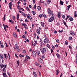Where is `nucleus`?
Masks as SVG:
<instances>
[{
    "instance_id": "2",
    "label": "nucleus",
    "mask_w": 77,
    "mask_h": 77,
    "mask_svg": "<svg viewBox=\"0 0 77 77\" xmlns=\"http://www.w3.org/2000/svg\"><path fill=\"white\" fill-rule=\"evenodd\" d=\"M43 42L45 44H47V43H48V44H49L50 43V41H49V40H47V39L45 38L43 41Z\"/></svg>"
},
{
    "instance_id": "51",
    "label": "nucleus",
    "mask_w": 77,
    "mask_h": 77,
    "mask_svg": "<svg viewBox=\"0 0 77 77\" xmlns=\"http://www.w3.org/2000/svg\"><path fill=\"white\" fill-rule=\"evenodd\" d=\"M56 41L57 43H59V40L58 39H57Z\"/></svg>"
},
{
    "instance_id": "23",
    "label": "nucleus",
    "mask_w": 77,
    "mask_h": 77,
    "mask_svg": "<svg viewBox=\"0 0 77 77\" xmlns=\"http://www.w3.org/2000/svg\"><path fill=\"white\" fill-rule=\"evenodd\" d=\"M60 4L61 5H63V2L62 1L60 0Z\"/></svg>"
},
{
    "instance_id": "26",
    "label": "nucleus",
    "mask_w": 77,
    "mask_h": 77,
    "mask_svg": "<svg viewBox=\"0 0 77 77\" xmlns=\"http://www.w3.org/2000/svg\"><path fill=\"white\" fill-rule=\"evenodd\" d=\"M3 72L5 73L6 72V69L5 68H4L3 69Z\"/></svg>"
},
{
    "instance_id": "24",
    "label": "nucleus",
    "mask_w": 77,
    "mask_h": 77,
    "mask_svg": "<svg viewBox=\"0 0 77 77\" xmlns=\"http://www.w3.org/2000/svg\"><path fill=\"white\" fill-rule=\"evenodd\" d=\"M41 25L42 27H44V23L42 22L41 23Z\"/></svg>"
},
{
    "instance_id": "28",
    "label": "nucleus",
    "mask_w": 77,
    "mask_h": 77,
    "mask_svg": "<svg viewBox=\"0 0 77 77\" xmlns=\"http://www.w3.org/2000/svg\"><path fill=\"white\" fill-rule=\"evenodd\" d=\"M47 47H48V48H50H50H51L50 46V45L49 44L47 45Z\"/></svg>"
},
{
    "instance_id": "3",
    "label": "nucleus",
    "mask_w": 77,
    "mask_h": 77,
    "mask_svg": "<svg viewBox=\"0 0 77 77\" xmlns=\"http://www.w3.org/2000/svg\"><path fill=\"white\" fill-rule=\"evenodd\" d=\"M54 19V17H52L49 19L48 22H52Z\"/></svg>"
},
{
    "instance_id": "6",
    "label": "nucleus",
    "mask_w": 77,
    "mask_h": 77,
    "mask_svg": "<svg viewBox=\"0 0 77 77\" xmlns=\"http://www.w3.org/2000/svg\"><path fill=\"white\" fill-rule=\"evenodd\" d=\"M69 33H70V34L71 35H72V36H74V35H75V33L73 32L72 31H70L69 32Z\"/></svg>"
},
{
    "instance_id": "57",
    "label": "nucleus",
    "mask_w": 77,
    "mask_h": 77,
    "mask_svg": "<svg viewBox=\"0 0 77 77\" xmlns=\"http://www.w3.org/2000/svg\"><path fill=\"white\" fill-rule=\"evenodd\" d=\"M43 17H44V18H46V17H47V15H46L45 14H44L43 15Z\"/></svg>"
},
{
    "instance_id": "58",
    "label": "nucleus",
    "mask_w": 77,
    "mask_h": 77,
    "mask_svg": "<svg viewBox=\"0 0 77 77\" xmlns=\"http://www.w3.org/2000/svg\"><path fill=\"white\" fill-rule=\"evenodd\" d=\"M38 17H39L40 18H41L42 17V15L40 14V15H38Z\"/></svg>"
},
{
    "instance_id": "38",
    "label": "nucleus",
    "mask_w": 77,
    "mask_h": 77,
    "mask_svg": "<svg viewBox=\"0 0 77 77\" xmlns=\"http://www.w3.org/2000/svg\"><path fill=\"white\" fill-rule=\"evenodd\" d=\"M51 12H52V11H51V10L48 11V14H50Z\"/></svg>"
},
{
    "instance_id": "20",
    "label": "nucleus",
    "mask_w": 77,
    "mask_h": 77,
    "mask_svg": "<svg viewBox=\"0 0 77 77\" xmlns=\"http://www.w3.org/2000/svg\"><path fill=\"white\" fill-rule=\"evenodd\" d=\"M69 20L70 21H73V18L72 17H70L69 18Z\"/></svg>"
},
{
    "instance_id": "37",
    "label": "nucleus",
    "mask_w": 77,
    "mask_h": 77,
    "mask_svg": "<svg viewBox=\"0 0 77 77\" xmlns=\"http://www.w3.org/2000/svg\"><path fill=\"white\" fill-rule=\"evenodd\" d=\"M67 8H68V10H69V8H71V5H69L67 6Z\"/></svg>"
},
{
    "instance_id": "34",
    "label": "nucleus",
    "mask_w": 77,
    "mask_h": 77,
    "mask_svg": "<svg viewBox=\"0 0 77 77\" xmlns=\"http://www.w3.org/2000/svg\"><path fill=\"white\" fill-rule=\"evenodd\" d=\"M17 63L18 65V66H20V61L19 60H18L17 61Z\"/></svg>"
},
{
    "instance_id": "50",
    "label": "nucleus",
    "mask_w": 77,
    "mask_h": 77,
    "mask_svg": "<svg viewBox=\"0 0 77 77\" xmlns=\"http://www.w3.org/2000/svg\"><path fill=\"white\" fill-rule=\"evenodd\" d=\"M35 65L36 66H38V65H39V63H36Z\"/></svg>"
},
{
    "instance_id": "12",
    "label": "nucleus",
    "mask_w": 77,
    "mask_h": 77,
    "mask_svg": "<svg viewBox=\"0 0 77 77\" xmlns=\"http://www.w3.org/2000/svg\"><path fill=\"white\" fill-rule=\"evenodd\" d=\"M36 32L37 33L38 35L40 34V30L39 29H37L36 30Z\"/></svg>"
},
{
    "instance_id": "52",
    "label": "nucleus",
    "mask_w": 77,
    "mask_h": 77,
    "mask_svg": "<svg viewBox=\"0 0 77 77\" xmlns=\"http://www.w3.org/2000/svg\"><path fill=\"white\" fill-rule=\"evenodd\" d=\"M26 38V36L24 35H23L22 36V38H25V39H26V38Z\"/></svg>"
},
{
    "instance_id": "48",
    "label": "nucleus",
    "mask_w": 77,
    "mask_h": 77,
    "mask_svg": "<svg viewBox=\"0 0 77 77\" xmlns=\"http://www.w3.org/2000/svg\"><path fill=\"white\" fill-rule=\"evenodd\" d=\"M6 75V73H3V76H5V75Z\"/></svg>"
},
{
    "instance_id": "29",
    "label": "nucleus",
    "mask_w": 77,
    "mask_h": 77,
    "mask_svg": "<svg viewBox=\"0 0 77 77\" xmlns=\"http://www.w3.org/2000/svg\"><path fill=\"white\" fill-rule=\"evenodd\" d=\"M69 41H71V40L72 39V37L71 36H70L69 38Z\"/></svg>"
},
{
    "instance_id": "30",
    "label": "nucleus",
    "mask_w": 77,
    "mask_h": 77,
    "mask_svg": "<svg viewBox=\"0 0 77 77\" xmlns=\"http://www.w3.org/2000/svg\"><path fill=\"white\" fill-rule=\"evenodd\" d=\"M48 29V27L46 26L45 28V31H47V30Z\"/></svg>"
},
{
    "instance_id": "15",
    "label": "nucleus",
    "mask_w": 77,
    "mask_h": 77,
    "mask_svg": "<svg viewBox=\"0 0 77 77\" xmlns=\"http://www.w3.org/2000/svg\"><path fill=\"white\" fill-rule=\"evenodd\" d=\"M60 15H61L60 13H59L57 14V17L59 18H60L61 17V16H60Z\"/></svg>"
},
{
    "instance_id": "18",
    "label": "nucleus",
    "mask_w": 77,
    "mask_h": 77,
    "mask_svg": "<svg viewBox=\"0 0 77 77\" xmlns=\"http://www.w3.org/2000/svg\"><path fill=\"white\" fill-rule=\"evenodd\" d=\"M4 55L5 59H8V56L7 55H6V54H4Z\"/></svg>"
},
{
    "instance_id": "25",
    "label": "nucleus",
    "mask_w": 77,
    "mask_h": 77,
    "mask_svg": "<svg viewBox=\"0 0 77 77\" xmlns=\"http://www.w3.org/2000/svg\"><path fill=\"white\" fill-rule=\"evenodd\" d=\"M31 13H32V14L34 15H35L36 14V12H35V11H31Z\"/></svg>"
},
{
    "instance_id": "62",
    "label": "nucleus",
    "mask_w": 77,
    "mask_h": 77,
    "mask_svg": "<svg viewBox=\"0 0 77 77\" xmlns=\"http://www.w3.org/2000/svg\"><path fill=\"white\" fill-rule=\"evenodd\" d=\"M34 53H36L35 52V51L32 50V54H34Z\"/></svg>"
},
{
    "instance_id": "17",
    "label": "nucleus",
    "mask_w": 77,
    "mask_h": 77,
    "mask_svg": "<svg viewBox=\"0 0 77 77\" xmlns=\"http://www.w3.org/2000/svg\"><path fill=\"white\" fill-rule=\"evenodd\" d=\"M15 47L17 48H19V47L18 46V45L17 43H16V44L15 45Z\"/></svg>"
},
{
    "instance_id": "40",
    "label": "nucleus",
    "mask_w": 77,
    "mask_h": 77,
    "mask_svg": "<svg viewBox=\"0 0 77 77\" xmlns=\"http://www.w3.org/2000/svg\"><path fill=\"white\" fill-rule=\"evenodd\" d=\"M63 30L62 29L61 31L59 30V33H62L63 32Z\"/></svg>"
},
{
    "instance_id": "45",
    "label": "nucleus",
    "mask_w": 77,
    "mask_h": 77,
    "mask_svg": "<svg viewBox=\"0 0 77 77\" xmlns=\"http://www.w3.org/2000/svg\"><path fill=\"white\" fill-rule=\"evenodd\" d=\"M19 10H21L22 11H24V10L23 8H21V9H19Z\"/></svg>"
},
{
    "instance_id": "47",
    "label": "nucleus",
    "mask_w": 77,
    "mask_h": 77,
    "mask_svg": "<svg viewBox=\"0 0 77 77\" xmlns=\"http://www.w3.org/2000/svg\"><path fill=\"white\" fill-rule=\"evenodd\" d=\"M36 4H35L34 6V7H33V8L35 9H36Z\"/></svg>"
},
{
    "instance_id": "22",
    "label": "nucleus",
    "mask_w": 77,
    "mask_h": 77,
    "mask_svg": "<svg viewBox=\"0 0 77 77\" xmlns=\"http://www.w3.org/2000/svg\"><path fill=\"white\" fill-rule=\"evenodd\" d=\"M46 2L48 4H50V3H51V0H47Z\"/></svg>"
},
{
    "instance_id": "49",
    "label": "nucleus",
    "mask_w": 77,
    "mask_h": 77,
    "mask_svg": "<svg viewBox=\"0 0 77 77\" xmlns=\"http://www.w3.org/2000/svg\"><path fill=\"white\" fill-rule=\"evenodd\" d=\"M63 22L64 23V25H66V22L64 21V20H63Z\"/></svg>"
},
{
    "instance_id": "56",
    "label": "nucleus",
    "mask_w": 77,
    "mask_h": 77,
    "mask_svg": "<svg viewBox=\"0 0 77 77\" xmlns=\"http://www.w3.org/2000/svg\"><path fill=\"white\" fill-rule=\"evenodd\" d=\"M52 48L53 49V50H54L55 47H54V46L52 45Z\"/></svg>"
},
{
    "instance_id": "4",
    "label": "nucleus",
    "mask_w": 77,
    "mask_h": 77,
    "mask_svg": "<svg viewBox=\"0 0 77 77\" xmlns=\"http://www.w3.org/2000/svg\"><path fill=\"white\" fill-rule=\"evenodd\" d=\"M3 26L4 27V30H5V31H6L7 30V29H6V28H8V26L7 25H5V24H3Z\"/></svg>"
},
{
    "instance_id": "8",
    "label": "nucleus",
    "mask_w": 77,
    "mask_h": 77,
    "mask_svg": "<svg viewBox=\"0 0 77 77\" xmlns=\"http://www.w3.org/2000/svg\"><path fill=\"white\" fill-rule=\"evenodd\" d=\"M4 67V65L3 64L1 63L0 64V68L1 69L3 68Z\"/></svg>"
},
{
    "instance_id": "32",
    "label": "nucleus",
    "mask_w": 77,
    "mask_h": 77,
    "mask_svg": "<svg viewBox=\"0 0 77 77\" xmlns=\"http://www.w3.org/2000/svg\"><path fill=\"white\" fill-rule=\"evenodd\" d=\"M26 10L27 11H30V10L29 9V8L28 7H26Z\"/></svg>"
},
{
    "instance_id": "46",
    "label": "nucleus",
    "mask_w": 77,
    "mask_h": 77,
    "mask_svg": "<svg viewBox=\"0 0 77 77\" xmlns=\"http://www.w3.org/2000/svg\"><path fill=\"white\" fill-rule=\"evenodd\" d=\"M26 53V50H24L23 51V53Z\"/></svg>"
},
{
    "instance_id": "64",
    "label": "nucleus",
    "mask_w": 77,
    "mask_h": 77,
    "mask_svg": "<svg viewBox=\"0 0 77 77\" xmlns=\"http://www.w3.org/2000/svg\"><path fill=\"white\" fill-rule=\"evenodd\" d=\"M54 33L55 34L57 33V31H54Z\"/></svg>"
},
{
    "instance_id": "10",
    "label": "nucleus",
    "mask_w": 77,
    "mask_h": 77,
    "mask_svg": "<svg viewBox=\"0 0 77 77\" xmlns=\"http://www.w3.org/2000/svg\"><path fill=\"white\" fill-rule=\"evenodd\" d=\"M59 70L58 69H57L56 71V74L57 75L58 74H59Z\"/></svg>"
},
{
    "instance_id": "9",
    "label": "nucleus",
    "mask_w": 77,
    "mask_h": 77,
    "mask_svg": "<svg viewBox=\"0 0 77 77\" xmlns=\"http://www.w3.org/2000/svg\"><path fill=\"white\" fill-rule=\"evenodd\" d=\"M38 60L40 63H43V61L42 60L41 58H39L38 59Z\"/></svg>"
},
{
    "instance_id": "21",
    "label": "nucleus",
    "mask_w": 77,
    "mask_h": 77,
    "mask_svg": "<svg viewBox=\"0 0 77 77\" xmlns=\"http://www.w3.org/2000/svg\"><path fill=\"white\" fill-rule=\"evenodd\" d=\"M23 26H24V27L25 29H27V27H26V24L25 23H23Z\"/></svg>"
},
{
    "instance_id": "36",
    "label": "nucleus",
    "mask_w": 77,
    "mask_h": 77,
    "mask_svg": "<svg viewBox=\"0 0 77 77\" xmlns=\"http://www.w3.org/2000/svg\"><path fill=\"white\" fill-rule=\"evenodd\" d=\"M26 58L27 59H30V57H29V56L26 55Z\"/></svg>"
},
{
    "instance_id": "7",
    "label": "nucleus",
    "mask_w": 77,
    "mask_h": 77,
    "mask_svg": "<svg viewBox=\"0 0 77 77\" xmlns=\"http://www.w3.org/2000/svg\"><path fill=\"white\" fill-rule=\"evenodd\" d=\"M35 52L36 54L39 56V54H40V51H39L38 50H37L35 51Z\"/></svg>"
},
{
    "instance_id": "60",
    "label": "nucleus",
    "mask_w": 77,
    "mask_h": 77,
    "mask_svg": "<svg viewBox=\"0 0 77 77\" xmlns=\"http://www.w3.org/2000/svg\"><path fill=\"white\" fill-rule=\"evenodd\" d=\"M7 74L8 75L9 77H11V75H10V74H9V73L8 72Z\"/></svg>"
},
{
    "instance_id": "16",
    "label": "nucleus",
    "mask_w": 77,
    "mask_h": 77,
    "mask_svg": "<svg viewBox=\"0 0 77 77\" xmlns=\"http://www.w3.org/2000/svg\"><path fill=\"white\" fill-rule=\"evenodd\" d=\"M33 74L34 76L35 77H37V74H36V73L35 72H33Z\"/></svg>"
},
{
    "instance_id": "53",
    "label": "nucleus",
    "mask_w": 77,
    "mask_h": 77,
    "mask_svg": "<svg viewBox=\"0 0 77 77\" xmlns=\"http://www.w3.org/2000/svg\"><path fill=\"white\" fill-rule=\"evenodd\" d=\"M69 16H67L66 18V20H68V18H69Z\"/></svg>"
},
{
    "instance_id": "35",
    "label": "nucleus",
    "mask_w": 77,
    "mask_h": 77,
    "mask_svg": "<svg viewBox=\"0 0 77 77\" xmlns=\"http://www.w3.org/2000/svg\"><path fill=\"white\" fill-rule=\"evenodd\" d=\"M32 55L34 57H36V53L32 54Z\"/></svg>"
},
{
    "instance_id": "11",
    "label": "nucleus",
    "mask_w": 77,
    "mask_h": 77,
    "mask_svg": "<svg viewBox=\"0 0 77 77\" xmlns=\"http://www.w3.org/2000/svg\"><path fill=\"white\" fill-rule=\"evenodd\" d=\"M74 16L75 17H77V12L76 11H75L74 12Z\"/></svg>"
},
{
    "instance_id": "41",
    "label": "nucleus",
    "mask_w": 77,
    "mask_h": 77,
    "mask_svg": "<svg viewBox=\"0 0 77 77\" xmlns=\"http://www.w3.org/2000/svg\"><path fill=\"white\" fill-rule=\"evenodd\" d=\"M5 18H6V17H5V14L4 15V16L3 17V21H5Z\"/></svg>"
},
{
    "instance_id": "13",
    "label": "nucleus",
    "mask_w": 77,
    "mask_h": 77,
    "mask_svg": "<svg viewBox=\"0 0 77 77\" xmlns=\"http://www.w3.org/2000/svg\"><path fill=\"white\" fill-rule=\"evenodd\" d=\"M56 56L58 58V59H60V56L59 55V54L57 53L56 54Z\"/></svg>"
},
{
    "instance_id": "31",
    "label": "nucleus",
    "mask_w": 77,
    "mask_h": 77,
    "mask_svg": "<svg viewBox=\"0 0 77 77\" xmlns=\"http://www.w3.org/2000/svg\"><path fill=\"white\" fill-rule=\"evenodd\" d=\"M19 18V14H17V20H18V19Z\"/></svg>"
},
{
    "instance_id": "39",
    "label": "nucleus",
    "mask_w": 77,
    "mask_h": 77,
    "mask_svg": "<svg viewBox=\"0 0 77 77\" xmlns=\"http://www.w3.org/2000/svg\"><path fill=\"white\" fill-rule=\"evenodd\" d=\"M29 18L30 20L31 21H32V17H31V16H30Z\"/></svg>"
},
{
    "instance_id": "44",
    "label": "nucleus",
    "mask_w": 77,
    "mask_h": 77,
    "mask_svg": "<svg viewBox=\"0 0 77 77\" xmlns=\"http://www.w3.org/2000/svg\"><path fill=\"white\" fill-rule=\"evenodd\" d=\"M42 59H44L45 58V57L44 56V55H42Z\"/></svg>"
},
{
    "instance_id": "54",
    "label": "nucleus",
    "mask_w": 77,
    "mask_h": 77,
    "mask_svg": "<svg viewBox=\"0 0 77 77\" xmlns=\"http://www.w3.org/2000/svg\"><path fill=\"white\" fill-rule=\"evenodd\" d=\"M1 48H4V46L3 45H2L1 46Z\"/></svg>"
},
{
    "instance_id": "14",
    "label": "nucleus",
    "mask_w": 77,
    "mask_h": 77,
    "mask_svg": "<svg viewBox=\"0 0 77 77\" xmlns=\"http://www.w3.org/2000/svg\"><path fill=\"white\" fill-rule=\"evenodd\" d=\"M13 35L15 37V38H17V34H16V33L15 32H14L13 33Z\"/></svg>"
},
{
    "instance_id": "55",
    "label": "nucleus",
    "mask_w": 77,
    "mask_h": 77,
    "mask_svg": "<svg viewBox=\"0 0 77 77\" xmlns=\"http://www.w3.org/2000/svg\"><path fill=\"white\" fill-rule=\"evenodd\" d=\"M57 26H60V24L59 23H57Z\"/></svg>"
},
{
    "instance_id": "5",
    "label": "nucleus",
    "mask_w": 77,
    "mask_h": 77,
    "mask_svg": "<svg viewBox=\"0 0 77 77\" xmlns=\"http://www.w3.org/2000/svg\"><path fill=\"white\" fill-rule=\"evenodd\" d=\"M9 8L10 9H12V2H10L9 4Z\"/></svg>"
},
{
    "instance_id": "19",
    "label": "nucleus",
    "mask_w": 77,
    "mask_h": 77,
    "mask_svg": "<svg viewBox=\"0 0 77 77\" xmlns=\"http://www.w3.org/2000/svg\"><path fill=\"white\" fill-rule=\"evenodd\" d=\"M0 57L1 59H3L4 57L3 55L0 54Z\"/></svg>"
},
{
    "instance_id": "1",
    "label": "nucleus",
    "mask_w": 77,
    "mask_h": 77,
    "mask_svg": "<svg viewBox=\"0 0 77 77\" xmlns=\"http://www.w3.org/2000/svg\"><path fill=\"white\" fill-rule=\"evenodd\" d=\"M40 50L42 54H44V53H46L47 51V49L45 48H43V49H42V48H41Z\"/></svg>"
},
{
    "instance_id": "33",
    "label": "nucleus",
    "mask_w": 77,
    "mask_h": 77,
    "mask_svg": "<svg viewBox=\"0 0 77 77\" xmlns=\"http://www.w3.org/2000/svg\"><path fill=\"white\" fill-rule=\"evenodd\" d=\"M19 56L20 57H24V55H21V54L19 55Z\"/></svg>"
},
{
    "instance_id": "63",
    "label": "nucleus",
    "mask_w": 77,
    "mask_h": 77,
    "mask_svg": "<svg viewBox=\"0 0 77 77\" xmlns=\"http://www.w3.org/2000/svg\"><path fill=\"white\" fill-rule=\"evenodd\" d=\"M17 51H18V52L20 51V49H19L18 48V49H17Z\"/></svg>"
},
{
    "instance_id": "61",
    "label": "nucleus",
    "mask_w": 77,
    "mask_h": 77,
    "mask_svg": "<svg viewBox=\"0 0 77 77\" xmlns=\"http://www.w3.org/2000/svg\"><path fill=\"white\" fill-rule=\"evenodd\" d=\"M51 53H53V49H51Z\"/></svg>"
},
{
    "instance_id": "27",
    "label": "nucleus",
    "mask_w": 77,
    "mask_h": 77,
    "mask_svg": "<svg viewBox=\"0 0 77 77\" xmlns=\"http://www.w3.org/2000/svg\"><path fill=\"white\" fill-rule=\"evenodd\" d=\"M37 8V9H38V11H40L41 9V7L39 6H38Z\"/></svg>"
},
{
    "instance_id": "43",
    "label": "nucleus",
    "mask_w": 77,
    "mask_h": 77,
    "mask_svg": "<svg viewBox=\"0 0 77 77\" xmlns=\"http://www.w3.org/2000/svg\"><path fill=\"white\" fill-rule=\"evenodd\" d=\"M65 44H66V45H68V42H65Z\"/></svg>"
},
{
    "instance_id": "42",
    "label": "nucleus",
    "mask_w": 77,
    "mask_h": 77,
    "mask_svg": "<svg viewBox=\"0 0 77 77\" xmlns=\"http://www.w3.org/2000/svg\"><path fill=\"white\" fill-rule=\"evenodd\" d=\"M62 17L63 19H65V16L64 15H63Z\"/></svg>"
},
{
    "instance_id": "59",
    "label": "nucleus",
    "mask_w": 77,
    "mask_h": 77,
    "mask_svg": "<svg viewBox=\"0 0 77 77\" xmlns=\"http://www.w3.org/2000/svg\"><path fill=\"white\" fill-rule=\"evenodd\" d=\"M33 4H35V0H32Z\"/></svg>"
}]
</instances>
